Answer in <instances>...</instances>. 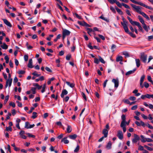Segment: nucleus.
<instances>
[{"label": "nucleus", "mask_w": 153, "mask_h": 153, "mask_svg": "<svg viewBox=\"0 0 153 153\" xmlns=\"http://www.w3.org/2000/svg\"><path fill=\"white\" fill-rule=\"evenodd\" d=\"M122 19L123 22H122L121 23L123 26L125 32L129 34L132 37L135 38L136 37V36L134 34L130 32L129 31V30L128 27V22L125 19L123 16L122 17Z\"/></svg>", "instance_id": "nucleus-1"}, {"label": "nucleus", "mask_w": 153, "mask_h": 153, "mask_svg": "<svg viewBox=\"0 0 153 153\" xmlns=\"http://www.w3.org/2000/svg\"><path fill=\"white\" fill-rule=\"evenodd\" d=\"M130 0L132 2H133L134 4H139V5H140L142 6L143 7H144L147 8H148L149 9L153 10V9L151 7H149V6H148L144 4L142 2H137V1H135L134 0Z\"/></svg>", "instance_id": "nucleus-2"}, {"label": "nucleus", "mask_w": 153, "mask_h": 153, "mask_svg": "<svg viewBox=\"0 0 153 153\" xmlns=\"http://www.w3.org/2000/svg\"><path fill=\"white\" fill-rule=\"evenodd\" d=\"M131 6L136 10V11L137 13L140 14L141 12H142L141 10V9L142 8V7L139 6H136L132 4H131Z\"/></svg>", "instance_id": "nucleus-3"}, {"label": "nucleus", "mask_w": 153, "mask_h": 153, "mask_svg": "<svg viewBox=\"0 0 153 153\" xmlns=\"http://www.w3.org/2000/svg\"><path fill=\"white\" fill-rule=\"evenodd\" d=\"M147 56V55H145L144 53H141L140 59L143 62H146Z\"/></svg>", "instance_id": "nucleus-4"}, {"label": "nucleus", "mask_w": 153, "mask_h": 153, "mask_svg": "<svg viewBox=\"0 0 153 153\" xmlns=\"http://www.w3.org/2000/svg\"><path fill=\"white\" fill-rule=\"evenodd\" d=\"M134 138L132 139V142L133 143H137L140 140V137L137 135L134 134Z\"/></svg>", "instance_id": "nucleus-5"}, {"label": "nucleus", "mask_w": 153, "mask_h": 153, "mask_svg": "<svg viewBox=\"0 0 153 153\" xmlns=\"http://www.w3.org/2000/svg\"><path fill=\"white\" fill-rule=\"evenodd\" d=\"M13 79H7V80L6 82V83L5 86V88H7L8 85H9V87H10L11 86V84L12 83Z\"/></svg>", "instance_id": "nucleus-6"}, {"label": "nucleus", "mask_w": 153, "mask_h": 153, "mask_svg": "<svg viewBox=\"0 0 153 153\" xmlns=\"http://www.w3.org/2000/svg\"><path fill=\"white\" fill-rule=\"evenodd\" d=\"M112 82L114 84V87L117 88L119 85V80L118 79H113L112 80Z\"/></svg>", "instance_id": "nucleus-7"}, {"label": "nucleus", "mask_w": 153, "mask_h": 153, "mask_svg": "<svg viewBox=\"0 0 153 153\" xmlns=\"http://www.w3.org/2000/svg\"><path fill=\"white\" fill-rule=\"evenodd\" d=\"M117 136L120 139H122L123 138V136L122 131L120 130L118 131Z\"/></svg>", "instance_id": "nucleus-8"}, {"label": "nucleus", "mask_w": 153, "mask_h": 153, "mask_svg": "<svg viewBox=\"0 0 153 153\" xmlns=\"http://www.w3.org/2000/svg\"><path fill=\"white\" fill-rule=\"evenodd\" d=\"M78 23L79 25H80L82 26H86L87 27H90V26L87 23H86V22H85L84 21H83L82 22H80V21H78Z\"/></svg>", "instance_id": "nucleus-9"}, {"label": "nucleus", "mask_w": 153, "mask_h": 153, "mask_svg": "<svg viewBox=\"0 0 153 153\" xmlns=\"http://www.w3.org/2000/svg\"><path fill=\"white\" fill-rule=\"evenodd\" d=\"M3 20L4 23L10 27H12V25L11 24L10 22H9L7 19H3Z\"/></svg>", "instance_id": "nucleus-10"}, {"label": "nucleus", "mask_w": 153, "mask_h": 153, "mask_svg": "<svg viewBox=\"0 0 153 153\" xmlns=\"http://www.w3.org/2000/svg\"><path fill=\"white\" fill-rule=\"evenodd\" d=\"M68 93V91L66 89H63L62 92L61 96L62 98H63L65 95H67Z\"/></svg>", "instance_id": "nucleus-11"}, {"label": "nucleus", "mask_w": 153, "mask_h": 153, "mask_svg": "<svg viewBox=\"0 0 153 153\" xmlns=\"http://www.w3.org/2000/svg\"><path fill=\"white\" fill-rule=\"evenodd\" d=\"M77 137V135L76 134H74L73 135H70L68 136V137L70 139L74 140Z\"/></svg>", "instance_id": "nucleus-12"}, {"label": "nucleus", "mask_w": 153, "mask_h": 153, "mask_svg": "<svg viewBox=\"0 0 153 153\" xmlns=\"http://www.w3.org/2000/svg\"><path fill=\"white\" fill-rule=\"evenodd\" d=\"M134 25L137 26L139 29V30L141 32H143V29L141 26L140 25V24L138 22H137L136 23L134 24Z\"/></svg>", "instance_id": "nucleus-13"}, {"label": "nucleus", "mask_w": 153, "mask_h": 153, "mask_svg": "<svg viewBox=\"0 0 153 153\" xmlns=\"http://www.w3.org/2000/svg\"><path fill=\"white\" fill-rule=\"evenodd\" d=\"M108 130L106 129H104L102 131V134L104 135L105 137H107Z\"/></svg>", "instance_id": "nucleus-14"}, {"label": "nucleus", "mask_w": 153, "mask_h": 153, "mask_svg": "<svg viewBox=\"0 0 153 153\" xmlns=\"http://www.w3.org/2000/svg\"><path fill=\"white\" fill-rule=\"evenodd\" d=\"M68 137H66L63 138L62 140H61V142H63L65 144H68L69 143V141L68 140H67V138Z\"/></svg>", "instance_id": "nucleus-15"}, {"label": "nucleus", "mask_w": 153, "mask_h": 153, "mask_svg": "<svg viewBox=\"0 0 153 153\" xmlns=\"http://www.w3.org/2000/svg\"><path fill=\"white\" fill-rule=\"evenodd\" d=\"M71 32L66 29H64L62 32V34L66 36L69 35L70 34Z\"/></svg>", "instance_id": "nucleus-16"}, {"label": "nucleus", "mask_w": 153, "mask_h": 153, "mask_svg": "<svg viewBox=\"0 0 153 153\" xmlns=\"http://www.w3.org/2000/svg\"><path fill=\"white\" fill-rule=\"evenodd\" d=\"M27 66L28 68H32L33 67L32 65V60L31 59H29Z\"/></svg>", "instance_id": "nucleus-17"}, {"label": "nucleus", "mask_w": 153, "mask_h": 153, "mask_svg": "<svg viewBox=\"0 0 153 153\" xmlns=\"http://www.w3.org/2000/svg\"><path fill=\"white\" fill-rule=\"evenodd\" d=\"M127 18L129 20L131 24L133 25H134V24L136 23L137 22L133 21L132 19L129 16H127Z\"/></svg>", "instance_id": "nucleus-18"}, {"label": "nucleus", "mask_w": 153, "mask_h": 153, "mask_svg": "<svg viewBox=\"0 0 153 153\" xmlns=\"http://www.w3.org/2000/svg\"><path fill=\"white\" fill-rule=\"evenodd\" d=\"M136 69L134 68L133 70L127 72L126 74V76L129 75L131 74H133L134 71H136Z\"/></svg>", "instance_id": "nucleus-19"}, {"label": "nucleus", "mask_w": 153, "mask_h": 153, "mask_svg": "<svg viewBox=\"0 0 153 153\" xmlns=\"http://www.w3.org/2000/svg\"><path fill=\"white\" fill-rule=\"evenodd\" d=\"M67 131L68 133H70L72 131V128L71 126L68 125H67Z\"/></svg>", "instance_id": "nucleus-20"}, {"label": "nucleus", "mask_w": 153, "mask_h": 153, "mask_svg": "<svg viewBox=\"0 0 153 153\" xmlns=\"http://www.w3.org/2000/svg\"><path fill=\"white\" fill-rule=\"evenodd\" d=\"M138 19H139L140 22L143 25L145 24L144 20L143 18L140 16H138Z\"/></svg>", "instance_id": "nucleus-21"}, {"label": "nucleus", "mask_w": 153, "mask_h": 153, "mask_svg": "<svg viewBox=\"0 0 153 153\" xmlns=\"http://www.w3.org/2000/svg\"><path fill=\"white\" fill-rule=\"evenodd\" d=\"M111 141H109L107 145L106 146V148L108 149H111Z\"/></svg>", "instance_id": "nucleus-22"}, {"label": "nucleus", "mask_w": 153, "mask_h": 153, "mask_svg": "<svg viewBox=\"0 0 153 153\" xmlns=\"http://www.w3.org/2000/svg\"><path fill=\"white\" fill-rule=\"evenodd\" d=\"M1 47L3 49H7L8 48V46L5 43H4L3 45H1Z\"/></svg>", "instance_id": "nucleus-23"}, {"label": "nucleus", "mask_w": 153, "mask_h": 153, "mask_svg": "<svg viewBox=\"0 0 153 153\" xmlns=\"http://www.w3.org/2000/svg\"><path fill=\"white\" fill-rule=\"evenodd\" d=\"M115 9L117 10V12L119 13L120 15H122L123 14V12L121 11V10L118 8L117 7H115Z\"/></svg>", "instance_id": "nucleus-24"}, {"label": "nucleus", "mask_w": 153, "mask_h": 153, "mask_svg": "<svg viewBox=\"0 0 153 153\" xmlns=\"http://www.w3.org/2000/svg\"><path fill=\"white\" fill-rule=\"evenodd\" d=\"M127 123V122L126 121H122L120 124V127H125L126 123Z\"/></svg>", "instance_id": "nucleus-25"}, {"label": "nucleus", "mask_w": 153, "mask_h": 153, "mask_svg": "<svg viewBox=\"0 0 153 153\" xmlns=\"http://www.w3.org/2000/svg\"><path fill=\"white\" fill-rule=\"evenodd\" d=\"M137 66L138 67L140 66V60L139 59H135Z\"/></svg>", "instance_id": "nucleus-26"}, {"label": "nucleus", "mask_w": 153, "mask_h": 153, "mask_svg": "<svg viewBox=\"0 0 153 153\" xmlns=\"http://www.w3.org/2000/svg\"><path fill=\"white\" fill-rule=\"evenodd\" d=\"M33 85L34 86L36 87L37 89L39 90L41 89L42 88V86H40L37 83H34Z\"/></svg>", "instance_id": "nucleus-27"}, {"label": "nucleus", "mask_w": 153, "mask_h": 153, "mask_svg": "<svg viewBox=\"0 0 153 153\" xmlns=\"http://www.w3.org/2000/svg\"><path fill=\"white\" fill-rule=\"evenodd\" d=\"M66 83L68 85L70 86L71 88H73L75 85L73 83H71L69 82H66Z\"/></svg>", "instance_id": "nucleus-28"}, {"label": "nucleus", "mask_w": 153, "mask_h": 153, "mask_svg": "<svg viewBox=\"0 0 153 153\" xmlns=\"http://www.w3.org/2000/svg\"><path fill=\"white\" fill-rule=\"evenodd\" d=\"M143 27L144 29L147 32L148 31V27L149 28V27L148 26L147 27L145 23L144 24H143Z\"/></svg>", "instance_id": "nucleus-29"}, {"label": "nucleus", "mask_w": 153, "mask_h": 153, "mask_svg": "<svg viewBox=\"0 0 153 153\" xmlns=\"http://www.w3.org/2000/svg\"><path fill=\"white\" fill-rule=\"evenodd\" d=\"M116 61L117 62L119 61H122L123 60V57L122 56H118L116 58Z\"/></svg>", "instance_id": "nucleus-30"}, {"label": "nucleus", "mask_w": 153, "mask_h": 153, "mask_svg": "<svg viewBox=\"0 0 153 153\" xmlns=\"http://www.w3.org/2000/svg\"><path fill=\"white\" fill-rule=\"evenodd\" d=\"M37 113L35 112H33V115L31 117L32 118L34 119L36 118L37 117V115H36Z\"/></svg>", "instance_id": "nucleus-31"}, {"label": "nucleus", "mask_w": 153, "mask_h": 153, "mask_svg": "<svg viewBox=\"0 0 153 153\" xmlns=\"http://www.w3.org/2000/svg\"><path fill=\"white\" fill-rule=\"evenodd\" d=\"M146 98L148 99L152 98L153 99V94H146Z\"/></svg>", "instance_id": "nucleus-32"}, {"label": "nucleus", "mask_w": 153, "mask_h": 153, "mask_svg": "<svg viewBox=\"0 0 153 153\" xmlns=\"http://www.w3.org/2000/svg\"><path fill=\"white\" fill-rule=\"evenodd\" d=\"M99 61H100L102 63L104 64L105 62L104 61V59L100 56H99Z\"/></svg>", "instance_id": "nucleus-33"}, {"label": "nucleus", "mask_w": 153, "mask_h": 153, "mask_svg": "<svg viewBox=\"0 0 153 153\" xmlns=\"http://www.w3.org/2000/svg\"><path fill=\"white\" fill-rule=\"evenodd\" d=\"M9 95H8L7 96H6L5 97V99L4 102V104H5L7 103V101H8V100H9Z\"/></svg>", "instance_id": "nucleus-34"}, {"label": "nucleus", "mask_w": 153, "mask_h": 153, "mask_svg": "<svg viewBox=\"0 0 153 153\" xmlns=\"http://www.w3.org/2000/svg\"><path fill=\"white\" fill-rule=\"evenodd\" d=\"M30 125V124L28 122H26L25 123V128H26L27 129L29 128V126Z\"/></svg>", "instance_id": "nucleus-35"}, {"label": "nucleus", "mask_w": 153, "mask_h": 153, "mask_svg": "<svg viewBox=\"0 0 153 153\" xmlns=\"http://www.w3.org/2000/svg\"><path fill=\"white\" fill-rule=\"evenodd\" d=\"M5 130L7 131H12V128L10 126H9L8 127H6Z\"/></svg>", "instance_id": "nucleus-36"}, {"label": "nucleus", "mask_w": 153, "mask_h": 153, "mask_svg": "<svg viewBox=\"0 0 153 153\" xmlns=\"http://www.w3.org/2000/svg\"><path fill=\"white\" fill-rule=\"evenodd\" d=\"M140 137L142 139L141 140V141L142 142L145 143L146 141V139H145L146 138H144V136L143 135H141Z\"/></svg>", "instance_id": "nucleus-37"}, {"label": "nucleus", "mask_w": 153, "mask_h": 153, "mask_svg": "<svg viewBox=\"0 0 153 153\" xmlns=\"http://www.w3.org/2000/svg\"><path fill=\"white\" fill-rule=\"evenodd\" d=\"M144 146L145 148L146 149L148 150L149 151H152L153 150L152 148L150 147L147 146L146 145H145Z\"/></svg>", "instance_id": "nucleus-38"}, {"label": "nucleus", "mask_w": 153, "mask_h": 153, "mask_svg": "<svg viewBox=\"0 0 153 153\" xmlns=\"http://www.w3.org/2000/svg\"><path fill=\"white\" fill-rule=\"evenodd\" d=\"M145 77V76L144 75H143L141 77L140 79V82H141V84L143 83Z\"/></svg>", "instance_id": "nucleus-39"}, {"label": "nucleus", "mask_w": 153, "mask_h": 153, "mask_svg": "<svg viewBox=\"0 0 153 153\" xmlns=\"http://www.w3.org/2000/svg\"><path fill=\"white\" fill-rule=\"evenodd\" d=\"M9 105L12 106L13 108H14L16 106V105L14 102H11L9 103Z\"/></svg>", "instance_id": "nucleus-40"}, {"label": "nucleus", "mask_w": 153, "mask_h": 153, "mask_svg": "<svg viewBox=\"0 0 153 153\" xmlns=\"http://www.w3.org/2000/svg\"><path fill=\"white\" fill-rule=\"evenodd\" d=\"M36 88H33L32 87L31 88V91H32L33 94H35L36 93Z\"/></svg>", "instance_id": "nucleus-41"}, {"label": "nucleus", "mask_w": 153, "mask_h": 153, "mask_svg": "<svg viewBox=\"0 0 153 153\" xmlns=\"http://www.w3.org/2000/svg\"><path fill=\"white\" fill-rule=\"evenodd\" d=\"M32 74L34 76H36L37 77L40 76L41 75L40 74H37V72L36 71H35L33 73H32Z\"/></svg>", "instance_id": "nucleus-42"}, {"label": "nucleus", "mask_w": 153, "mask_h": 153, "mask_svg": "<svg viewBox=\"0 0 153 153\" xmlns=\"http://www.w3.org/2000/svg\"><path fill=\"white\" fill-rule=\"evenodd\" d=\"M144 86L146 88H148L149 87V84L148 83L145 82L144 83Z\"/></svg>", "instance_id": "nucleus-43"}, {"label": "nucleus", "mask_w": 153, "mask_h": 153, "mask_svg": "<svg viewBox=\"0 0 153 153\" xmlns=\"http://www.w3.org/2000/svg\"><path fill=\"white\" fill-rule=\"evenodd\" d=\"M108 1L112 4H113L114 3H116L117 1L116 0H108Z\"/></svg>", "instance_id": "nucleus-44"}, {"label": "nucleus", "mask_w": 153, "mask_h": 153, "mask_svg": "<svg viewBox=\"0 0 153 153\" xmlns=\"http://www.w3.org/2000/svg\"><path fill=\"white\" fill-rule=\"evenodd\" d=\"M123 54L125 55V58L128 57L129 56V54L127 52H123Z\"/></svg>", "instance_id": "nucleus-45"}, {"label": "nucleus", "mask_w": 153, "mask_h": 153, "mask_svg": "<svg viewBox=\"0 0 153 153\" xmlns=\"http://www.w3.org/2000/svg\"><path fill=\"white\" fill-rule=\"evenodd\" d=\"M46 87V84H45L43 86V87L42 88V89L41 90V92L42 93H43L45 91V89Z\"/></svg>", "instance_id": "nucleus-46"}, {"label": "nucleus", "mask_w": 153, "mask_h": 153, "mask_svg": "<svg viewBox=\"0 0 153 153\" xmlns=\"http://www.w3.org/2000/svg\"><path fill=\"white\" fill-rule=\"evenodd\" d=\"M26 134L29 137H33V138H35V135L31 134H30V133H26Z\"/></svg>", "instance_id": "nucleus-47"}, {"label": "nucleus", "mask_w": 153, "mask_h": 153, "mask_svg": "<svg viewBox=\"0 0 153 153\" xmlns=\"http://www.w3.org/2000/svg\"><path fill=\"white\" fill-rule=\"evenodd\" d=\"M4 59L6 60V63H8L9 61V58L7 56H5Z\"/></svg>", "instance_id": "nucleus-48"}, {"label": "nucleus", "mask_w": 153, "mask_h": 153, "mask_svg": "<svg viewBox=\"0 0 153 153\" xmlns=\"http://www.w3.org/2000/svg\"><path fill=\"white\" fill-rule=\"evenodd\" d=\"M82 97L83 98H84V99L86 101L87 100V98H86V96L85 94L82 92Z\"/></svg>", "instance_id": "nucleus-49"}, {"label": "nucleus", "mask_w": 153, "mask_h": 153, "mask_svg": "<svg viewBox=\"0 0 153 153\" xmlns=\"http://www.w3.org/2000/svg\"><path fill=\"white\" fill-rule=\"evenodd\" d=\"M71 54H68L66 56V59L67 60H69L71 57Z\"/></svg>", "instance_id": "nucleus-50"}, {"label": "nucleus", "mask_w": 153, "mask_h": 153, "mask_svg": "<svg viewBox=\"0 0 153 153\" xmlns=\"http://www.w3.org/2000/svg\"><path fill=\"white\" fill-rule=\"evenodd\" d=\"M122 5L124 6L126 8L130 9V7L128 5L122 3Z\"/></svg>", "instance_id": "nucleus-51"}, {"label": "nucleus", "mask_w": 153, "mask_h": 153, "mask_svg": "<svg viewBox=\"0 0 153 153\" xmlns=\"http://www.w3.org/2000/svg\"><path fill=\"white\" fill-rule=\"evenodd\" d=\"M91 43L89 42L88 45V47L91 49L92 50L93 49V47L91 45Z\"/></svg>", "instance_id": "nucleus-52"}, {"label": "nucleus", "mask_w": 153, "mask_h": 153, "mask_svg": "<svg viewBox=\"0 0 153 153\" xmlns=\"http://www.w3.org/2000/svg\"><path fill=\"white\" fill-rule=\"evenodd\" d=\"M99 60L96 58H94V62L97 64H98L99 62Z\"/></svg>", "instance_id": "nucleus-53"}, {"label": "nucleus", "mask_w": 153, "mask_h": 153, "mask_svg": "<svg viewBox=\"0 0 153 153\" xmlns=\"http://www.w3.org/2000/svg\"><path fill=\"white\" fill-rule=\"evenodd\" d=\"M25 73V71L23 70H20L18 72L19 74H23Z\"/></svg>", "instance_id": "nucleus-54"}, {"label": "nucleus", "mask_w": 153, "mask_h": 153, "mask_svg": "<svg viewBox=\"0 0 153 153\" xmlns=\"http://www.w3.org/2000/svg\"><path fill=\"white\" fill-rule=\"evenodd\" d=\"M79 145H77L76 148L74 150V152H77L79 150Z\"/></svg>", "instance_id": "nucleus-55"}, {"label": "nucleus", "mask_w": 153, "mask_h": 153, "mask_svg": "<svg viewBox=\"0 0 153 153\" xmlns=\"http://www.w3.org/2000/svg\"><path fill=\"white\" fill-rule=\"evenodd\" d=\"M24 60L25 61H27L28 60V55H25L24 56Z\"/></svg>", "instance_id": "nucleus-56"}, {"label": "nucleus", "mask_w": 153, "mask_h": 153, "mask_svg": "<svg viewBox=\"0 0 153 153\" xmlns=\"http://www.w3.org/2000/svg\"><path fill=\"white\" fill-rule=\"evenodd\" d=\"M116 4L119 7L121 8L122 7V4H121L118 1H117Z\"/></svg>", "instance_id": "nucleus-57"}, {"label": "nucleus", "mask_w": 153, "mask_h": 153, "mask_svg": "<svg viewBox=\"0 0 153 153\" xmlns=\"http://www.w3.org/2000/svg\"><path fill=\"white\" fill-rule=\"evenodd\" d=\"M140 123L141 124V126H142L143 127H145V126L146 125V124H145L144 122H143L142 121H140Z\"/></svg>", "instance_id": "nucleus-58"}, {"label": "nucleus", "mask_w": 153, "mask_h": 153, "mask_svg": "<svg viewBox=\"0 0 153 153\" xmlns=\"http://www.w3.org/2000/svg\"><path fill=\"white\" fill-rule=\"evenodd\" d=\"M122 121H126V116L124 114H123L121 116Z\"/></svg>", "instance_id": "nucleus-59"}, {"label": "nucleus", "mask_w": 153, "mask_h": 153, "mask_svg": "<svg viewBox=\"0 0 153 153\" xmlns=\"http://www.w3.org/2000/svg\"><path fill=\"white\" fill-rule=\"evenodd\" d=\"M129 99L132 101H134L136 100V98L134 97L131 96L130 97Z\"/></svg>", "instance_id": "nucleus-60"}, {"label": "nucleus", "mask_w": 153, "mask_h": 153, "mask_svg": "<svg viewBox=\"0 0 153 153\" xmlns=\"http://www.w3.org/2000/svg\"><path fill=\"white\" fill-rule=\"evenodd\" d=\"M110 10L114 13H115L116 11L114 8L112 7H111Z\"/></svg>", "instance_id": "nucleus-61"}, {"label": "nucleus", "mask_w": 153, "mask_h": 153, "mask_svg": "<svg viewBox=\"0 0 153 153\" xmlns=\"http://www.w3.org/2000/svg\"><path fill=\"white\" fill-rule=\"evenodd\" d=\"M45 70L48 71L52 73V70L48 67H46L45 68Z\"/></svg>", "instance_id": "nucleus-62"}, {"label": "nucleus", "mask_w": 153, "mask_h": 153, "mask_svg": "<svg viewBox=\"0 0 153 153\" xmlns=\"http://www.w3.org/2000/svg\"><path fill=\"white\" fill-rule=\"evenodd\" d=\"M16 102L18 103V105L19 107H21L22 106V104L19 101H17Z\"/></svg>", "instance_id": "nucleus-63"}, {"label": "nucleus", "mask_w": 153, "mask_h": 153, "mask_svg": "<svg viewBox=\"0 0 153 153\" xmlns=\"http://www.w3.org/2000/svg\"><path fill=\"white\" fill-rule=\"evenodd\" d=\"M98 36L102 40H105V38L103 36L100 34H99Z\"/></svg>", "instance_id": "nucleus-64"}]
</instances>
